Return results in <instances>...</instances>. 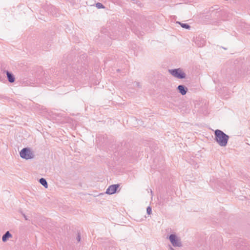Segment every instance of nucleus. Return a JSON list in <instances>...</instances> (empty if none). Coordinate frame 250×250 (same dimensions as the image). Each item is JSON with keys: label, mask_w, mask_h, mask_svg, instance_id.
Segmentation results:
<instances>
[{"label": "nucleus", "mask_w": 250, "mask_h": 250, "mask_svg": "<svg viewBox=\"0 0 250 250\" xmlns=\"http://www.w3.org/2000/svg\"><path fill=\"white\" fill-rule=\"evenodd\" d=\"M214 139L221 146H226L229 136L221 130L217 129L214 132Z\"/></svg>", "instance_id": "1"}, {"label": "nucleus", "mask_w": 250, "mask_h": 250, "mask_svg": "<svg viewBox=\"0 0 250 250\" xmlns=\"http://www.w3.org/2000/svg\"><path fill=\"white\" fill-rule=\"evenodd\" d=\"M12 237V234L10 233L9 231H7L5 232V233L2 237V240L3 242H5L7 241V240L11 238Z\"/></svg>", "instance_id": "7"}, {"label": "nucleus", "mask_w": 250, "mask_h": 250, "mask_svg": "<svg viewBox=\"0 0 250 250\" xmlns=\"http://www.w3.org/2000/svg\"><path fill=\"white\" fill-rule=\"evenodd\" d=\"M177 89L182 95H185L188 91L187 87L183 85H178L177 87Z\"/></svg>", "instance_id": "6"}, {"label": "nucleus", "mask_w": 250, "mask_h": 250, "mask_svg": "<svg viewBox=\"0 0 250 250\" xmlns=\"http://www.w3.org/2000/svg\"><path fill=\"white\" fill-rule=\"evenodd\" d=\"M77 239L78 242H80V240H81V236H80L79 234H78V235L77 236Z\"/></svg>", "instance_id": "13"}, {"label": "nucleus", "mask_w": 250, "mask_h": 250, "mask_svg": "<svg viewBox=\"0 0 250 250\" xmlns=\"http://www.w3.org/2000/svg\"><path fill=\"white\" fill-rule=\"evenodd\" d=\"M20 156L24 159L28 160L34 158L35 155L31 149L29 147L23 148L20 152Z\"/></svg>", "instance_id": "2"}, {"label": "nucleus", "mask_w": 250, "mask_h": 250, "mask_svg": "<svg viewBox=\"0 0 250 250\" xmlns=\"http://www.w3.org/2000/svg\"><path fill=\"white\" fill-rule=\"evenodd\" d=\"M119 184L111 185L106 189L105 193L109 195L114 194L116 192L117 188H119Z\"/></svg>", "instance_id": "5"}, {"label": "nucleus", "mask_w": 250, "mask_h": 250, "mask_svg": "<svg viewBox=\"0 0 250 250\" xmlns=\"http://www.w3.org/2000/svg\"><path fill=\"white\" fill-rule=\"evenodd\" d=\"M96 6L98 8V9H101V8H104V5L101 3H99V2H98L96 4Z\"/></svg>", "instance_id": "11"}, {"label": "nucleus", "mask_w": 250, "mask_h": 250, "mask_svg": "<svg viewBox=\"0 0 250 250\" xmlns=\"http://www.w3.org/2000/svg\"><path fill=\"white\" fill-rule=\"evenodd\" d=\"M6 75L7 77V79L8 80V81L10 83H13L15 81V77L14 75L9 72V71H6Z\"/></svg>", "instance_id": "8"}, {"label": "nucleus", "mask_w": 250, "mask_h": 250, "mask_svg": "<svg viewBox=\"0 0 250 250\" xmlns=\"http://www.w3.org/2000/svg\"><path fill=\"white\" fill-rule=\"evenodd\" d=\"M169 72L175 78L184 79L186 77V74L180 69H174L169 70Z\"/></svg>", "instance_id": "3"}, {"label": "nucleus", "mask_w": 250, "mask_h": 250, "mask_svg": "<svg viewBox=\"0 0 250 250\" xmlns=\"http://www.w3.org/2000/svg\"><path fill=\"white\" fill-rule=\"evenodd\" d=\"M39 182L41 184H42L44 188H47L48 187V184L46 181V180L43 178H42L40 179Z\"/></svg>", "instance_id": "9"}, {"label": "nucleus", "mask_w": 250, "mask_h": 250, "mask_svg": "<svg viewBox=\"0 0 250 250\" xmlns=\"http://www.w3.org/2000/svg\"><path fill=\"white\" fill-rule=\"evenodd\" d=\"M177 23H179L184 28L189 29L190 28V26L187 23H182L179 21L177 22Z\"/></svg>", "instance_id": "10"}, {"label": "nucleus", "mask_w": 250, "mask_h": 250, "mask_svg": "<svg viewBox=\"0 0 250 250\" xmlns=\"http://www.w3.org/2000/svg\"><path fill=\"white\" fill-rule=\"evenodd\" d=\"M146 212H147V213L148 214V215H150L152 213V209H151V208L149 206L147 208H146Z\"/></svg>", "instance_id": "12"}, {"label": "nucleus", "mask_w": 250, "mask_h": 250, "mask_svg": "<svg viewBox=\"0 0 250 250\" xmlns=\"http://www.w3.org/2000/svg\"><path fill=\"white\" fill-rule=\"evenodd\" d=\"M22 213V215H23V216L24 217V218H25V219L26 220H27L28 218H27V216L25 215V214L23 213Z\"/></svg>", "instance_id": "14"}, {"label": "nucleus", "mask_w": 250, "mask_h": 250, "mask_svg": "<svg viewBox=\"0 0 250 250\" xmlns=\"http://www.w3.org/2000/svg\"><path fill=\"white\" fill-rule=\"evenodd\" d=\"M170 250H175L174 249L172 248H170Z\"/></svg>", "instance_id": "15"}, {"label": "nucleus", "mask_w": 250, "mask_h": 250, "mask_svg": "<svg viewBox=\"0 0 250 250\" xmlns=\"http://www.w3.org/2000/svg\"><path fill=\"white\" fill-rule=\"evenodd\" d=\"M169 239L171 243L174 247H181L182 246L180 239H179L175 235H170Z\"/></svg>", "instance_id": "4"}]
</instances>
